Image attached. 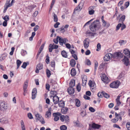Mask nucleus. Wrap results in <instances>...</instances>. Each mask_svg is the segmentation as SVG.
<instances>
[{
	"label": "nucleus",
	"instance_id": "f257e3e1",
	"mask_svg": "<svg viewBox=\"0 0 130 130\" xmlns=\"http://www.w3.org/2000/svg\"><path fill=\"white\" fill-rule=\"evenodd\" d=\"M101 25L99 21L96 20L92 23L89 26V29L90 31L95 32L100 28Z\"/></svg>",
	"mask_w": 130,
	"mask_h": 130
},
{
	"label": "nucleus",
	"instance_id": "f03ea898",
	"mask_svg": "<svg viewBox=\"0 0 130 130\" xmlns=\"http://www.w3.org/2000/svg\"><path fill=\"white\" fill-rule=\"evenodd\" d=\"M8 104L4 101H0V110L2 111H6L8 108Z\"/></svg>",
	"mask_w": 130,
	"mask_h": 130
},
{
	"label": "nucleus",
	"instance_id": "7ed1b4c3",
	"mask_svg": "<svg viewBox=\"0 0 130 130\" xmlns=\"http://www.w3.org/2000/svg\"><path fill=\"white\" fill-rule=\"evenodd\" d=\"M88 85L90 86L91 91L93 92L95 91L96 90V84L94 81L90 80H89Z\"/></svg>",
	"mask_w": 130,
	"mask_h": 130
},
{
	"label": "nucleus",
	"instance_id": "20e7f679",
	"mask_svg": "<svg viewBox=\"0 0 130 130\" xmlns=\"http://www.w3.org/2000/svg\"><path fill=\"white\" fill-rule=\"evenodd\" d=\"M121 83L118 80H117L113 82L110 84V87L111 88H118L120 84Z\"/></svg>",
	"mask_w": 130,
	"mask_h": 130
},
{
	"label": "nucleus",
	"instance_id": "39448f33",
	"mask_svg": "<svg viewBox=\"0 0 130 130\" xmlns=\"http://www.w3.org/2000/svg\"><path fill=\"white\" fill-rule=\"evenodd\" d=\"M36 118V119L39 121L42 124H44L45 123V121L42 116L39 113H37L35 115Z\"/></svg>",
	"mask_w": 130,
	"mask_h": 130
},
{
	"label": "nucleus",
	"instance_id": "423d86ee",
	"mask_svg": "<svg viewBox=\"0 0 130 130\" xmlns=\"http://www.w3.org/2000/svg\"><path fill=\"white\" fill-rule=\"evenodd\" d=\"M101 78L102 80L103 81L104 83L107 84L109 82L108 78L105 74H102Z\"/></svg>",
	"mask_w": 130,
	"mask_h": 130
},
{
	"label": "nucleus",
	"instance_id": "0eeeda50",
	"mask_svg": "<svg viewBox=\"0 0 130 130\" xmlns=\"http://www.w3.org/2000/svg\"><path fill=\"white\" fill-rule=\"evenodd\" d=\"M95 7L94 6H91L88 8V13L89 15H92L95 12V11L94 9H95Z\"/></svg>",
	"mask_w": 130,
	"mask_h": 130
},
{
	"label": "nucleus",
	"instance_id": "6e6552de",
	"mask_svg": "<svg viewBox=\"0 0 130 130\" xmlns=\"http://www.w3.org/2000/svg\"><path fill=\"white\" fill-rule=\"evenodd\" d=\"M58 38H59V43L60 45H63V44H65L68 41V40L66 38H64L63 39L62 38H61L59 36Z\"/></svg>",
	"mask_w": 130,
	"mask_h": 130
},
{
	"label": "nucleus",
	"instance_id": "1a4fd4ad",
	"mask_svg": "<svg viewBox=\"0 0 130 130\" xmlns=\"http://www.w3.org/2000/svg\"><path fill=\"white\" fill-rule=\"evenodd\" d=\"M112 55L111 53L106 54L104 57V60L105 61H107L110 59L112 57Z\"/></svg>",
	"mask_w": 130,
	"mask_h": 130
},
{
	"label": "nucleus",
	"instance_id": "9d476101",
	"mask_svg": "<svg viewBox=\"0 0 130 130\" xmlns=\"http://www.w3.org/2000/svg\"><path fill=\"white\" fill-rule=\"evenodd\" d=\"M89 39L88 38H86L83 42L84 46V47L86 48H87L89 45Z\"/></svg>",
	"mask_w": 130,
	"mask_h": 130
},
{
	"label": "nucleus",
	"instance_id": "9b49d317",
	"mask_svg": "<svg viewBox=\"0 0 130 130\" xmlns=\"http://www.w3.org/2000/svg\"><path fill=\"white\" fill-rule=\"evenodd\" d=\"M128 58L125 56H124V58L122 59V61L124 63V64L126 66H128L129 64V59Z\"/></svg>",
	"mask_w": 130,
	"mask_h": 130
},
{
	"label": "nucleus",
	"instance_id": "f8f14e48",
	"mask_svg": "<svg viewBox=\"0 0 130 130\" xmlns=\"http://www.w3.org/2000/svg\"><path fill=\"white\" fill-rule=\"evenodd\" d=\"M37 89L36 88H34L32 92V99H34L36 97L37 94Z\"/></svg>",
	"mask_w": 130,
	"mask_h": 130
},
{
	"label": "nucleus",
	"instance_id": "ddd939ff",
	"mask_svg": "<svg viewBox=\"0 0 130 130\" xmlns=\"http://www.w3.org/2000/svg\"><path fill=\"white\" fill-rule=\"evenodd\" d=\"M84 3L81 2H80L78 5L74 9V11H77L79 10L82 9L84 5Z\"/></svg>",
	"mask_w": 130,
	"mask_h": 130
},
{
	"label": "nucleus",
	"instance_id": "4468645a",
	"mask_svg": "<svg viewBox=\"0 0 130 130\" xmlns=\"http://www.w3.org/2000/svg\"><path fill=\"white\" fill-rule=\"evenodd\" d=\"M60 113L59 112H56L53 113V116L55 117L54 120V121H58L59 119V117L58 116H60L61 115Z\"/></svg>",
	"mask_w": 130,
	"mask_h": 130
},
{
	"label": "nucleus",
	"instance_id": "2eb2a0df",
	"mask_svg": "<svg viewBox=\"0 0 130 130\" xmlns=\"http://www.w3.org/2000/svg\"><path fill=\"white\" fill-rule=\"evenodd\" d=\"M123 52L126 57L130 58V52L128 49H125L123 50Z\"/></svg>",
	"mask_w": 130,
	"mask_h": 130
},
{
	"label": "nucleus",
	"instance_id": "dca6fc26",
	"mask_svg": "<svg viewBox=\"0 0 130 130\" xmlns=\"http://www.w3.org/2000/svg\"><path fill=\"white\" fill-rule=\"evenodd\" d=\"M103 21L102 22V26L104 27L107 28L110 26V24L109 22H107L105 21Z\"/></svg>",
	"mask_w": 130,
	"mask_h": 130
},
{
	"label": "nucleus",
	"instance_id": "f3484780",
	"mask_svg": "<svg viewBox=\"0 0 130 130\" xmlns=\"http://www.w3.org/2000/svg\"><path fill=\"white\" fill-rule=\"evenodd\" d=\"M68 92L69 94H73L74 92V89L72 87H69L68 89Z\"/></svg>",
	"mask_w": 130,
	"mask_h": 130
},
{
	"label": "nucleus",
	"instance_id": "a211bd4d",
	"mask_svg": "<svg viewBox=\"0 0 130 130\" xmlns=\"http://www.w3.org/2000/svg\"><path fill=\"white\" fill-rule=\"evenodd\" d=\"M59 101V98L56 96L53 97V102L55 104H57L58 103Z\"/></svg>",
	"mask_w": 130,
	"mask_h": 130
},
{
	"label": "nucleus",
	"instance_id": "6ab92c4d",
	"mask_svg": "<svg viewBox=\"0 0 130 130\" xmlns=\"http://www.w3.org/2000/svg\"><path fill=\"white\" fill-rule=\"evenodd\" d=\"M95 32H93L90 31L89 30H87L85 33L86 35H87L89 36H94V35L95 34Z\"/></svg>",
	"mask_w": 130,
	"mask_h": 130
},
{
	"label": "nucleus",
	"instance_id": "aec40b11",
	"mask_svg": "<svg viewBox=\"0 0 130 130\" xmlns=\"http://www.w3.org/2000/svg\"><path fill=\"white\" fill-rule=\"evenodd\" d=\"M50 93L51 94V97H53L57 96V93L56 91L51 90L50 92Z\"/></svg>",
	"mask_w": 130,
	"mask_h": 130
},
{
	"label": "nucleus",
	"instance_id": "412c9836",
	"mask_svg": "<svg viewBox=\"0 0 130 130\" xmlns=\"http://www.w3.org/2000/svg\"><path fill=\"white\" fill-rule=\"evenodd\" d=\"M28 81L26 80V81L24 83L23 86V90H24V92L25 91H27V89L28 86Z\"/></svg>",
	"mask_w": 130,
	"mask_h": 130
},
{
	"label": "nucleus",
	"instance_id": "4be33fe9",
	"mask_svg": "<svg viewBox=\"0 0 130 130\" xmlns=\"http://www.w3.org/2000/svg\"><path fill=\"white\" fill-rule=\"evenodd\" d=\"M58 105L60 107H63L65 105V103L64 101L62 100H61L59 101L58 102Z\"/></svg>",
	"mask_w": 130,
	"mask_h": 130
},
{
	"label": "nucleus",
	"instance_id": "5701e85b",
	"mask_svg": "<svg viewBox=\"0 0 130 130\" xmlns=\"http://www.w3.org/2000/svg\"><path fill=\"white\" fill-rule=\"evenodd\" d=\"M75 80L74 79H72L69 83L70 87H73L75 85Z\"/></svg>",
	"mask_w": 130,
	"mask_h": 130
},
{
	"label": "nucleus",
	"instance_id": "b1692460",
	"mask_svg": "<svg viewBox=\"0 0 130 130\" xmlns=\"http://www.w3.org/2000/svg\"><path fill=\"white\" fill-rule=\"evenodd\" d=\"M92 127L94 128L99 129L101 127V125L94 123L92 124Z\"/></svg>",
	"mask_w": 130,
	"mask_h": 130
},
{
	"label": "nucleus",
	"instance_id": "393cba45",
	"mask_svg": "<svg viewBox=\"0 0 130 130\" xmlns=\"http://www.w3.org/2000/svg\"><path fill=\"white\" fill-rule=\"evenodd\" d=\"M62 108L61 110V113L63 114L66 113L68 110V108L66 107H63Z\"/></svg>",
	"mask_w": 130,
	"mask_h": 130
},
{
	"label": "nucleus",
	"instance_id": "a878e982",
	"mask_svg": "<svg viewBox=\"0 0 130 130\" xmlns=\"http://www.w3.org/2000/svg\"><path fill=\"white\" fill-rule=\"evenodd\" d=\"M51 111L49 109L48 110L46 111L45 114V117L46 118H48L51 116Z\"/></svg>",
	"mask_w": 130,
	"mask_h": 130
},
{
	"label": "nucleus",
	"instance_id": "bb28decb",
	"mask_svg": "<svg viewBox=\"0 0 130 130\" xmlns=\"http://www.w3.org/2000/svg\"><path fill=\"white\" fill-rule=\"evenodd\" d=\"M125 19V16L124 15H123L120 18L119 20V22L121 23H124V21Z\"/></svg>",
	"mask_w": 130,
	"mask_h": 130
},
{
	"label": "nucleus",
	"instance_id": "cd10ccee",
	"mask_svg": "<svg viewBox=\"0 0 130 130\" xmlns=\"http://www.w3.org/2000/svg\"><path fill=\"white\" fill-rule=\"evenodd\" d=\"M71 74L72 76H74L76 75V71L75 69L73 68L71 69Z\"/></svg>",
	"mask_w": 130,
	"mask_h": 130
},
{
	"label": "nucleus",
	"instance_id": "c85d7f7f",
	"mask_svg": "<svg viewBox=\"0 0 130 130\" xmlns=\"http://www.w3.org/2000/svg\"><path fill=\"white\" fill-rule=\"evenodd\" d=\"M76 64V61L74 59L71 60L70 62V64L71 67H74Z\"/></svg>",
	"mask_w": 130,
	"mask_h": 130
},
{
	"label": "nucleus",
	"instance_id": "c756f323",
	"mask_svg": "<svg viewBox=\"0 0 130 130\" xmlns=\"http://www.w3.org/2000/svg\"><path fill=\"white\" fill-rule=\"evenodd\" d=\"M116 105L118 106H119L121 104V102L120 101V96H118L117 98L116 99Z\"/></svg>",
	"mask_w": 130,
	"mask_h": 130
},
{
	"label": "nucleus",
	"instance_id": "7c9ffc66",
	"mask_svg": "<svg viewBox=\"0 0 130 130\" xmlns=\"http://www.w3.org/2000/svg\"><path fill=\"white\" fill-rule=\"evenodd\" d=\"M21 124L22 130H26L25 127V126L23 120L21 121Z\"/></svg>",
	"mask_w": 130,
	"mask_h": 130
},
{
	"label": "nucleus",
	"instance_id": "2f4dec72",
	"mask_svg": "<svg viewBox=\"0 0 130 130\" xmlns=\"http://www.w3.org/2000/svg\"><path fill=\"white\" fill-rule=\"evenodd\" d=\"M76 105L78 107H79L80 105V102L79 100L78 99H76L75 100Z\"/></svg>",
	"mask_w": 130,
	"mask_h": 130
},
{
	"label": "nucleus",
	"instance_id": "473e14b6",
	"mask_svg": "<svg viewBox=\"0 0 130 130\" xmlns=\"http://www.w3.org/2000/svg\"><path fill=\"white\" fill-rule=\"evenodd\" d=\"M120 52H117L115 53L112 55V57L113 58H115L116 57H119L120 54Z\"/></svg>",
	"mask_w": 130,
	"mask_h": 130
},
{
	"label": "nucleus",
	"instance_id": "72a5a7b5",
	"mask_svg": "<svg viewBox=\"0 0 130 130\" xmlns=\"http://www.w3.org/2000/svg\"><path fill=\"white\" fill-rule=\"evenodd\" d=\"M61 54L62 56L64 58H67L68 57L67 53L65 51H63L61 52Z\"/></svg>",
	"mask_w": 130,
	"mask_h": 130
},
{
	"label": "nucleus",
	"instance_id": "f704fd0d",
	"mask_svg": "<svg viewBox=\"0 0 130 130\" xmlns=\"http://www.w3.org/2000/svg\"><path fill=\"white\" fill-rule=\"evenodd\" d=\"M54 44H50L49 50L50 52H52L53 50L54 49Z\"/></svg>",
	"mask_w": 130,
	"mask_h": 130
},
{
	"label": "nucleus",
	"instance_id": "c9c22d12",
	"mask_svg": "<svg viewBox=\"0 0 130 130\" xmlns=\"http://www.w3.org/2000/svg\"><path fill=\"white\" fill-rule=\"evenodd\" d=\"M46 73L47 77L49 78L51 75V72L48 69H47L46 70Z\"/></svg>",
	"mask_w": 130,
	"mask_h": 130
},
{
	"label": "nucleus",
	"instance_id": "e433bc0d",
	"mask_svg": "<svg viewBox=\"0 0 130 130\" xmlns=\"http://www.w3.org/2000/svg\"><path fill=\"white\" fill-rule=\"evenodd\" d=\"M43 68V66L42 64L40 63L38 64L36 67V69L40 70L42 69Z\"/></svg>",
	"mask_w": 130,
	"mask_h": 130
},
{
	"label": "nucleus",
	"instance_id": "4c0bfd02",
	"mask_svg": "<svg viewBox=\"0 0 130 130\" xmlns=\"http://www.w3.org/2000/svg\"><path fill=\"white\" fill-rule=\"evenodd\" d=\"M21 61L19 60H17V61L16 63L17 65V69H18L21 63Z\"/></svg>",
	"mask_w": 130,
	"mask_h": 130
},
{
	"label": "nucleus",
	"instance_id": "58836bf2",
	"mask_svg": "<svg viewBox=\"0 0 130 130\" xmlns=\"http://www.w3.org/2000/svg\"><path fill=\"white\" fill-rule=\"evenodd\" d=\"M55 62L54 61L51 62V66L53 68V70H54L55 69Z\"/></svg>",
	"mask_w": 130,
	"mask_h": 130
},
{
	"label": "nucleus",
	"instance_id": "ea45409f",
	"mask_svg": "<svg viewBox=\"0 0 130 130\" xmlns=\"http://www.w3.org/2000/svg\"><path fill=\"white\" fill-rule=\"evenodd\" d=\"M53 16L54 17V21L55 22H57L58 21V19L57 15L54 13Z\"/></svg>",
	"mask_w": 130,
	"mask_h": 130
},
{
	"label": "nucleus",
	"instance_id": "a19ab883",
	"mask_svg": "<svg viewBox=\"0 0 130 130\" xmlns=\"http://www.w3.org/2000/svg\"><path fill=\"white\" fill-rule=\"evenodd\" d=\"M67 127L65 125H62L60 126V128L61 130H66L67 129Z\"/></svg>",
	"mask_w": 130,
	"mask_h": 130
},
{
	"label": "nucleus",
	"instance_id": "79ce46f5",
	"mask_svg": "<svg viewBox=\"0 0 130 130\" xmlns=\"http://www.w3.org/2000/svg\"><path fill=\"white\" fill-rule=\"evenodd\" d=\"M81 87L80 85L79 84H78L76 86V89L78 92H79L81 90Z\"/></svg>",
	"mask_w": 130,
	"mask_h": 130
},
{
	"label": "nucleus",
	"instance_id": "37998d69",
	"mask_svg": "<svg viewBox=\"0 0 130 130\" xmlns=\"http://www.w3.org/2000/svg\"><path fill=\"white\" fill-rule=\"evenodd\" d=\"M46 59L45 60V62L47 64H48L50 62L49 57L48 56V55L47 54L46 56Z\"/></svg>",
	"mask_w": 130,
	"mask_h": 130
},
{
	"label": "nucleus",
	"instance_id": "c03bdc74",
	"mask_svg": "<svg viewBox=\"0 0 130 130\" xmlns=\"http://www.w3.org/2000/svg\"><path fill=\"white\" fill-rule=\"evenodd\" d=\"M85 63L88 66H90L91 65V62L90 60L89 59H87L86 60Z\"/></svg>",
	"mask_w": 130,
	"mask_h": 130
},
{
	"label": "nucleus",
	"instance_id": "a18cd8bd",
	"mask_svg": "<svg viewBox=\"0 0 130 130\" xmlns=\"http://www.w3.org/2000/svg\"><path fill=\"white\" fill-rule=\"evenodd\" d=\"M103 95L105 98H108L109 97V95L108 94L105 93L104 92H103Z\"/></svg>",
	"mask_w": 130,
	"mask_h": 130
},
{
	"label": "nucleus",
	"instance_id": "49530a36",
	"mask_svg": "<svg viewBox=\"0 0 130 130\" xmlns=\"http://www.w3.org/2000/svg\"><path fill=\"white\" fill-rule=\"evenodd\" d=\"M69 118L68 116H65L64 120L66 123H67L69 122Z\"/></svg>",
	"mask_w": 130,
	"mask_h": 130
},
{
	"label": "nucleus",
	"instance_id": "de8ad7c7",
	"mask_svg": "<svg viewBox=\"0 0 130 130\" xmlns=\"http://www.w3.org/2000/svg\"><path fill=\"white\" fill-rule=\"evenodd\" d=\"M3 19L5 20V21H7L9 19V16L8 15H5Z\"/></svg>",
	"mask_w": 130,
	"mask_h": 130
},
{
	"label": "nucleus",
	"instance_id": "09e8293b",
	"mask_svg": "<svg viewBox=\"0 0 130 130\" xmlns=\"http://www.w3.org/2000/svg\"><path fill=\"white\" fill-rule=\"evenodd\" d=\"M27 116L30 119H31L33 118L32 115L30 113H28Z\"/></svg>",
	"mask_w": 130,
	"mask_h": 130
},
{
	"label": "nucleus",
	"instance_id": "8fccbe9b",
	"mask_svg": "<svg viewBox=\"0 0 130 130\" xmlns=\"http://www.w3.org/2000/svg\"><path fill=\"white\" fill-rule=\"evenodd\" d=\"M42 50H40L39 49V50L38 51V52L37 55L36 57V59H37L38 58V57L39 56L40 54L41 53V52H42Z\"/></svg>",
	"mask_w": 130,
	"mask_h": 130
},
{
	"label": "nucleus",
	"instance_id": "3c124183",
	"mask_svg": "<svg viewBox=\"0 0 130 130\" xmlns=\"http://www.w3.org/2000/svg\"><path fill=\"white\" fill-rule=\"evenodd\" d=\"M87 82V80L85 79H84V78L82 79V85L83 86H84L86 85Z\"/></svg>",
	"mask_w": 130,
	"mask_h": 130
},
{
	"label": "nucleus",
	"instance_id": "603ef678",
	"mask_svg": "<svg viewBox=\"0 0 130 130\" xmlns=\"http://www.w3.org/2000/svg\"><path fill=\"white\" fill-rule=\"evenodd\" d=\"M55 82L53 79H51L50 82V84L51 85L53 86L54 84H55Z\"/></svg>",
	"mask_w": 130,
	"mask_h": 130
},
{
	"label": "nucleus",
	"instance_id": "864d4df0",
	"mask_svg": "<svg viewBox=\"0 0 130 130\" xmlns=\"http://www.w3.org/2000/svg\"><path fill=\"white\" fill-rule=\"evenodd\" d=\"M101 49V45L100 43H98L97 46L96 50L97 51H99Z\"/></svg>",
	"mask_w": 130,
	"mask_h": 130
},
{
	"label": "nucleus",
	"instance_id": "5fc2aeb1",
	"mask_svg": "<svg viewBox=\"0 0 130 130\" xmlns=\"http://www.w3.org/2000/svg\"><path fill=\"white\" fill-rule=\"evenodd\" d=\"M55 0H53L52 3H51V6H50V10H51L52 9V8L53 7V6L54 5V4L55 3Z\"/></svg>",
	"mask_w": 130,
	"mask_h": 130
},
{
	"label": "nucleus",
	"instance_id": "6e6d98bb",
	"mask_svg": "<svg viewBox=\"0 0 130 130\" xmlns=\"http://www.w3.org/2000/svg\"><path fill=\"white\" fill-rule=\"evenodd\" d=\"M58 36H57L56 39H53V41L56 44H57L58 42V40H59V38H58Z\"/></svg>",
	"mask_w": 130,
	"mask_h": 130
},
{
	"label": "nucleus",
	"instance_id": "4d7b16f0",
	"mask_svg": "<svg viewBox=\"0 0 130 130\" xmlns=\"http://www.w3.org/2000/svg\"><path fill=\"white\" fill-rule=\"evenodd\" d=\"M126 26L125 25L124 23H122V25L121 26V30H123L124 29L126 28Z\"/></svg>",
	"mask_w": 130,
	"mask_h": 130
},
{
	"label": "nucleus",
	"instance_id": "13d9d810",
	"mask_svg": "<svg viewBox=\"0 0 130 130\" xmlns=\"http://www.w3.org/2000/svg\"><path fill=\"white\" fill-rule=\"evenodd\" d=\"M122 24L121 23H119L118 24L116 27V29L117 30H118L121 27Z\"/></svg>",
	"mask_w": 130,
	"mask_h": 130
},
{
	"label": "nucleus",
	"instance_id": "bf43d9fd",
	"mask_svg": "<svg viewBox=\"0 0 130 130\" xmlns=\"http://www.w3.org/2000/svg\"><path fill=\"white\" fill-rule=\"evenodd\" d=\"M124 76V75L123 73H120L118 77V79H120L121 78L123 77Z\"/></svg>",
	"mask_w": 130,
	"mask_h": 130
},
{
	"label": "nucleus",
	"instance_id": "052dcab7",
	"mask_svg": "<svg viewBox=\"0 0 130 130\" xmlns=\"http://www.w3.org/2000/svg\"><path fill=\"white\" fill-rule=\"evenodd\" d=\"M60 119L62 122H64L65 119V116L63 115L61 116L60 117Z\"/></svg>",
	"mask_w": 130,
	"mask_h": 130
},
{
	"label": "nucleus",
	"instance_id": "680f3d73",
	"mask_svg": "<svg viewBox=\"0 0 130 130\" xmlns=\"http://www.w3.org/2000/svg\"><path fill=\"white\" fill-rule=\"evenodd\" d=\"M27 66V64L26 62H23V65L21 66V67L24 69L26 68V67Z\"/></svg>",
	"mask_w": 130,
	"mask_h": 130
},
{
	"label": "nucleus",
	"instance_id": "e2e57ef3",
	"mask_svg": "<svg viewBox=\"0 0 130 130\" xmlns=\"http://www.w3.org/2000/svg\"><path fill=\"white\" fill-rule=\"evenodd\" d=\"M89 110L91 112H93L95 111V110L92 107H90L89 108Z\"/></svg>",
	"mask_w": 130,
	"mask_h": 130
},
{
	"label": "nucleus",
	"instance_id": "0e129e2a",
	"mask_svg": "<svg viewBox=\"0 0 130 130\" xmlns=\"http://www.w3.org/2000/svg\"><path fill=\"white\" fill-rule=\"evenodd\" d=\"M86 112L85 111H83L80 113V115L84 117L86 115Z\"/></svg>",
	"mask_w": 130,
	"mask_h": 130
},
{
	"label": "nucleus",
	"instance_id": "69168bd1",
	"mask_svg": "<svg viewBox=\"0 0 130 130\" xmlns=\"http://www.w3.org/2000/svg\"><path fill=\"white\" fill-rule=\"evenodd\" d=\"M60 23L59 22H56V23L54 25V27L55 28H57L58 27V25L60 24Z\"/></svg>",
	"mask_w": 130,
	"mask_h": 130
},
{
	"label": "nucleus",
	"instance_id": "338daca9",
	"mask_svg": "<svg viewBox=\"0 0 130 130\" xmlns=\"http://www.w3.org/2000/svg\"><path fill=\"white\" fill-rule=\"evenodd\" d=\"M39 26L38 25H36L34 28V31H36L38 29Z\"/></svg>",
	"mask_w": 130,
	"mask_h": 130
},
{
	"label": "nucleus",
	"instance_id": "774afa93",
	"mask_svg": "<svg viewBox=\"0 0 130 130\" xmlns=\"http://www.w3.org/2000/svg\"><path fill=\"white\" fill-rule=\"evenodd\" d=\"M126 126L127 129H128V127H130V122H128L126 124Z\"/></svg>",
	"mask_w": 130,
	"mask_h": 130
}]
</instances>
